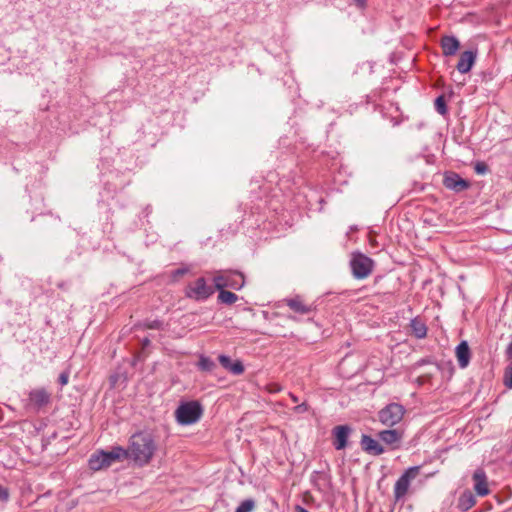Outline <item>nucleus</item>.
I'll return each mask as SVG.
<instances>
[{
    "label": "nucleus",
    "instance_id": "1",
    "mask_svg": "<svg viewBox=\"0 0 512 512\" xmlns=\"http://www.w3.org/2000/svg\"><path fill=\"white\" fill-rule=\"evenodd\" d=\"M156 451L155 438L152 433L146 431L133 434L128 448L124 449L125 459H130L141 467L150 463Z\"/></svg>",
    "mask_w": 512,
    "mask_h": 512
},
{
    "label": "nucleus",
    "instance_id": "2",
    "mask_svg": "<svg viewBox=\"0 0 512 512\" xmlns=\"http://www.w3.org/2000/svg\"><path fill=\"white\" fill-rule=\"evenodd\" d=\"M125 459L124 448L117 446L110 451H98L91 455L89 459V467L94 471H98L111 466L113 463Z\"/></svg>",
    "mask_w": 512,
    "mask_h": 512
},
{
    "label": "nucleus",
    "instance_id": "3",
    "mask_svg": "<svg viewBox=\"0 0 512 512\" xmlns=\"http://www.w3.org/2000/svg\"><path fill=\"white\" fill-rule=\"evenodd\" d=\"M203 414V408L197 401L181 403L175 411L176 421L180 425H192L198 422Z\"/></svg>",
    "mask_w": 512,
    "mask_h": 512
},
{
    "label": "nucleus",
    "instance_id": "4",
    "mask_svg": "<svg viewBox=\"0 0 512 512\" xmlns=\"http://www.w3.org/2000/svg\"><path fill=\"white\" fill-rule=\"evenodd\" d=\"M374 262L362 253H353L350 259L352 274L356 279L367 278L373 270Z\"/></svg>",
    "mask_w": 512,
    "mask_h": 512
},
{
    "label": "nucleus",
    "instance_id": "5",
    "mask_svg": "<svg viewBox=\"0 0 512 512\" xmlns=\"http://www.w3.org/2000/svg\"><path fill=\"white\" fill-rule=\"evenodd\" d=\"M213 282L218 290L225 287L238 290L244 286V276L239 272L220 271L213 277Z\"/></svg>",
    "mask_w": 512,
    "mask_h": 512
},
{
    "label": "nucleus",
    "instance_id": "6",
    "mask_svg": "<svg viewBox=\"0 0 512 512\" xmlns=\"http://www.w3.org/2000/svg\"><path fill=\"white\" fill-rule=\"evenodd\" d=\"M420 467L413 466L408 468L396 481L394 486V496L396 500L402 499L408 492L412 480L419 475Z\"/></svg>",
    "mask_w": 512,
    "mask_h": 512
},
{
    "label": "nucleus",
    "instance_id": "7",
    "mask_svg": "<svg viewBox=\"0 0 512 512\" xmlns=\"http://www.w3.org/2000/svg\"><path fill=\"white\" fill-rule=\"evenodd\" d=\"M404 413L405 409L402 405L391 403L380 410L378 416L382 424L386 426H394L402 420Z\"/></svg>",
    "mask_w": 512,
    "mask_h": 512
},
{
    "label": "nucleus",
    "instance_id": "8",
    "mask_svg": "<svg viewBox=\"0 0 512 512\" xmlns=\"http://www.w3.org/2000/svg\"><path fill=\"white\" fill-rule=\"evenodd\" d=\"M214 293V288L207 284L205 278L200 277L191 283L186 290L187 297L195 300H206Z\"/></svg>",
    "mask_w": 512,
    "mask_h": 512
},
{
    "label": "nucleus",
    "instance_id": "9",
    "mask_svg": "<svg viewBox=\"0 0 512 512\" xmlns=\"http://www.w3.org/2000/svg\"><path fill=\"white\" fill-rule=\"evenodd\" d=\"M50 400V394L43 388L34 389L29 393V406L34 409H40L47 405Z\"/></svg>",
    "mask_w": 512,
    "mask_h": 512
},
{
    "label": "nucleus",
    "instance_id": "10",
    "mask_svg": "<svg viewBox=\"0 0 512 512\" xmlns=\"http://www.w3.org/2000/svg\"><path fill=\"white\" fill-rule=\"evenodd\" d=\"M350 428L346 425L336 426L333 429L334 447L336 450H342L347 445V440L350 434Z\"/></svg>",
    "mask_w": 512,
    "mask_h": 512
},
{
    "label": "nucleus",
    "instance_id": "11",
    "mask_svg": "<svg viewBox=\"0 0 512 512\" xmlns=\"http://www.w3.org/2000/svg\"><path fill=\"white\" fill-rule=\"evenodd\" d=\"M476 56L477 53L473 51H464L461 53L456 66L457 70L462 74L468 73L475 63Z\"/></svg>",
    "mask_w": 512,
    "mask_h": 512
},
{
    "label": "nucleus",
    "instance_id": "12",
    "mask_svg": "<svg viewBox=\"0 0 512 512\" xmlns=\"http://www.w3.org/2000/svg\"><path fill=\"white\" fill-rule=\"evenodd\" d=\"M455 354L459 367L462 369L466 368L469 365L471 358L468 343L466 341L460 342L455 349Z\"/></svg>",
    "mask_w": 512,
    "mask_h": 512
},
{
    "label": "nucleus",
    "instance_id": "13",
    "mask_svg": "<svg viewBox=\"0 0 512 512\" xmlns=\"http://www.w3.org/2000/svg\"><path fill=\"white\" fill-rule=\"evenodd\" d=\"M474 490L479 496L489 494L487 477L483 470H476L473 474Z\"/></svg>",
    "mask_w": 512,
    "mask_h": 512
},
{
    "label": "nucleus",
    "instance_id": "14",
    "mask_svg": "<svg viewBox=\"0 0 512 512\" xmlns=\"http://www.w3.org/2000/svg\"><path fill=\"white\" fill-rule=\"evenodd\" d=\"M440 45L445 56L455 55L460 48V42L454 36H443Z\"/></svg>",
    "mask_w": 512,
    "mask_h": 512
},
{
    "label": "nucleus",
    "instance_id": "15",
    "mask_svg": "<svg viewBox=\"0 0 512 512\" xmlns=\"http://www.w3.org/2000/svg\"><path fill=\"white\" fill-rule=\"evenodd\" d=\"M218 360L223 368L234 375H241L244 372V366L240 360L232 361L229 356L220 355Z\"/></svg>",
    "mask_w": 512,
    "mask_h": 512
},
{
    "label": "nucleus",
    "instance_id": "16",
    "mask_svg": "<svg viewBox=\"0 0 512 512\" xmlns=\"http://www.w3.org/2000/svg\"><path fill=\"white\" fill-rule=\"evenodd\" d=\"M444 185L446 188L456 192L463 191L469 186L468 182L457 174L447 175L444 179Z\"/></svg>",
    "mask_w": 512,
    "mask_h": 512
},
{
    "label": "nucleus",
    "instance_id": "17",
    "mask_svg": "<svg viewBox=\"0 0 512 512\" xmlns=\"http://www.w3.org/2000/svg\"><path fill=\"white\" fill-rule=\"evenodd\" d=\"M361 446L364 451L375 456L384 453L383 447L375 439L368 435L362 436Z\"/></svg>",
    "mask_w": 512,
    "mask_h": 512
},
{
    "label": "nucleus",
    "instance_id": "18",
    "mask_svg": "<svg viewBox=\"0 0 512 512\" xmlns=\"http://www.w3.org/2000/svg\"><path fill=\"white\" fill-rule=\"evenodd\" d=\"M285 302L295 313L304 315L312 311L311 305L305 304L299 296L286 299Z\"/></svg>",
    "mask_w": 512,
    "mask_h": 512
},
{
    "label": "nucleus",
    "instance_id": "19",
    "mask_svg": "<svg viewBox=\"0 0 512 512\" xmlns=\"http://www.w3.org/2000/svg\"><path fill=\"white\" fill-rule=\"evenodd\" d=\"M379 438L384 443L393 445L401 440L402 434L397 430H383L379 433Z\"/></svg>",
    "mask_w": 512,
    "mask_h": 512
},
{
    "label": "nucleus",
    "instance_id": "20",
    "mask_svg": "<svg viewBox=\"0 0 512 512\" xmlns=\"http://www.w3.org/2000/svg\"><path fill=\"white\" fill-rule=\"evenodd\" d=\"M476 501L471 492H464L458 501V507L462 511H467L475 505Z\"/></svg>",
    "mask_w": 512,
    "mask_h": 512
},
{
    "label": "nucleus",
    "instance_id": "21",
    "mask_svg": "<svg viewBox=\"0 0 512 512\" xmlns=\"http://www.w3.org/2000/svg\"><path fill=\"white\" fill-rule=\"evenodd\" d=\"M410 326L412 328V331H413L414 335L417 338L422 339V338H424L426 336L427 328H426L425 324L421 320H418L417 318L413 319L411 321Z\"/></svg>",
    "mask_w": 512,
    "mask_h": 512
},
{
    "label": "nucleus",
    "instance_id": "22",
    "mask_svg": "<svg viewBox=\"0 0 512 512\" xmlns=\"http://www.w3.org/2000/svg\"><path fill=\"white\" fill-rule=\"evenodd\" d=\"M219 295H218V300L221 302V303H224V304H228V305H231V304H234L238 297L235 293L233 292H230V291H227V290H224V289H221L219 290Z\"/></svg>",
    "mask_w": 512,
    "mask_h": 512
},
{
    "label": "nucleus",
    "instance_id": "23",
    "mask_svg": "<svg viewBox=\"0 0 512 512\" xmlns=\"http://www.w3.org/2000/svg\"><path fill=\"white\" fill-rule=\"evenodd\" d=\"M198 367L203 371H212L215 367V363L206 356H201L198 362Z\"/></svg>",
    "mask_w": 512,
    "mask_h": 512
},
{
    "label": "nucleus",
    "instance_id": "24",
    "mask_svg": "<svg viewBox=\"0 0 512 512\" xmlns=\"http://www.w3.org/2000/svg\"><path fill=\"white\" fill-rule=\"evenodd\" d=\"M254 507L255 502L252 499H247L240 503L235 512H252Z\"/></svg>",
    "mask_w": 512,
    "mask_h": 512
},
{
    "label": "nucleus",
    "instance_id": "25",
    "mask_svg": "<svg viewBox=\"0 0 512 512\" xmlns=\"http://www.w3.org/2000/svg\"><path fill=\"white\" fill-rule=\"evenodd\" d=\"M435 108H436V110H437V112L439 114H441V115L446 114V112H447L446 103H445L444 98L442 96H439L435 100Z\"/></svg>",
    "mask_w": 512,
    "mask_h": 512
},
{
    "label": "nucleus",
    "instance_id": "26",
    "mask_svg": "<svg viewBox=\"0 0 512 512\" xmlns=\"http://www.w3.org/2000/svg\"><path fill=\"white\" fill-rule=\"evenodd\" d=\"M504 385L512 389V366L507 368L504 374Z\"/></svg>",
    "mask_w": 512,
    "mask_h": 512
},
{
    "label": "nucleus",
    "instance_id": "27",
    "mask_svg": "<svg viewBox=\"0 0 512 512\" xmlns=\"http://www.w3.org/2000/svg\"><path fill=\"white\" fill-rule=\"evenodd\" d=\"M69 380V372H63L59 375V383L64 386L68 383Z\"/></svg>",
    "mask_w": 512,
    "mask_h": 512
},
{
    "label": "nucleus",
    "instance_id": "28",
    "mask_svg": "<svg viewBox=\"0 0 512 512\" xmlns=\"http://www.w3.org/2000/svg\"><path fill=\"white\" fill-rule=\"evenodd\" d=\"M295 413H304L308 410V406L306 403H301L293 408Z\"/></svg>",
    "mask_w": 512,
    "mask_h": 512
},
{
    "label": "nucleus",
    "instance_id": "29",
    "mask_svg": "<svg viewBox=\"0 0 512 512\" xmlns=\"http://www.w3.org/2000/svg\"><path fill=\"white\" fill-rule=\"evenodd\" d=\"M8 498H9L8 490L5 487L0 486V500L7 501Z\"/></svg>",
    "mask_w": 512,
    "mask_h": 512
},
{
    "label": "nucleus",
    "instance_id": "30",
    "mask_svg": "<svg viewBox=\"0 0 512 512\" xmlns=\"http://www.w3.org/2000/svg\"><path fill=\"white\" fill-rule=\"evenodd\" d=\"M487 168L484 163H477L475 166V171L478 174H484L486 172Z\"/></svg>",
    "mask_w": 512,
    "mask_h": 512
},
{
    "label": "nucleus",
    "instance_id": "31",
    "mask_svg": "<svg viewBox=\"0 0 512 512\" xmlns=\"http://www.w3.org/2000/svg\"><path fill=\"white\" fill-rule=\"evenodd\" d=\"M506 353L509 358H512V342L508 345Z\"/></svg>",
    "mask_w": 512,
    "mask_h": 512
},
{
    "label": "nucleus",
    "instance_id": "32",
    "mask_svg": "<svg viewBox=\"0 0 512 512\" xmlns=\"http://www.w3.org/2000/svg\"><path fill=\"white\" fill-rule=\"evenodd\" d=\"M354 1L361 8H363L365 6V4H366V0H354Z\"/></svg>",
    "mask_w": 512,
    "mask_h": 512
},
{
    "label": "nucleus",
    "instance_id": "33",
    "mask_svg": "<svg viewBox=\"0 0 512 512\" xmlns=\"http://www.w3.org/2000/svg\"><path fill=\"white\" fill-rule=\"evenodd\" d=\"M296 510H297V512H308L305 508H303L301 506H297Z\"/></svg>",
    "mask_w": 512,
    "mask_h": 512
},
{
    "label": "nucleus",
    "instance_id": "34",
    "mask_svg": "<svg viewBox=\"0 0 512 512\" xmlns=\"http://www.w3.org/2000/svg\"><path fill=\"white\" fill-rule=\"evenodd\" d=\"M184 273H185V270H183V269H178V270L175 272V274H176V275H183Z\"/></svg>",
    "mask_w": 512,
    "mask_h": 512
},
{
    "label": "nucleus",
    "instance_id": "35",
    "mask_svg": "<svg viewBox=\"0 0 512 512\" xmlns=\"http://www.w3.org/2000/svg\"><path fill=\"white\" fill-rule=\"evenodd\" d=\"M290 397H291V400H292L293 402H295V403H296V402H298V398H297L295 395L290 394Z\"/></svg>",
    "mask_w": 512,
    "mask_h": 512
}]
</instances>
